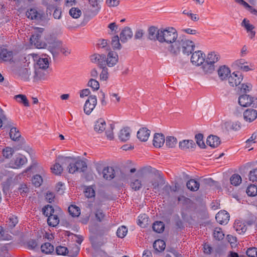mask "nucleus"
<instances>
[{
    "mask_svg": "<svg viewBox=\"0 0 257 257\" xmlns=\"http://www.w3.org/2000/svg\"><path fill=\"white\" fill-rule=\"evenodd\" d=\"M160 42L169 44L168 50L174 55H178L182 49L184 54L189 55L192 53L195 47L192 41L187 39L184 36L178 37L177 31L172 27L161 29Z\"/></svg>",
    "mask_w": 257,
    "mask_h": 257,
    "instance_id": "f257e3e1",
    "label": "nucleus"
},
{
    "mask_svg": "<svg viewBox=\"0 0 257 257\" xmlns=\"http://www.w3.org/2000/svg\"><path fill=\"white\" fill-rule=\"evenodd\" d=\"M238 103L243 107H257V98L247 94H242L238 98Z\"/></svg>",
    "mask_w": 257,
    "mask_h": 257,
    "instance_id": "f03ea898",
    "label": "nucleus"
},
{
    "mask_svg": "<svg viewBox=\"0 0 257 257\" xmlns=\"http://www.w3.org/2000/svg\"><path fill=\"white\" fill-rule=\"evenodd\" d=\"M87 168L86 163L82 160H77L75 162L70 163L68 166L69 173L74 174L75 172H83Z\"/></svg>",
    "mask_w": 257,
    "mask_h": 257,
    "instance_id": "7ed1b4c3",
    "label": "nucleus"
},
{
    "mask_svg": "<svg viewBox=\"0 0 257 257\" xmlns=\"http://www.w3.org/2000/svg\"><path fill=\"white\" fill-rule=\"evenodd\" d=\"M97 104V98L95 95H90L85 101L84 105V112L89 115L92 111Z\"/></svg>",
    "mask_w": 257,
    "mask_h": 257,
    "instance_id": "20e7f679",
    "label": "nucleus"
},
{
    "mask_svg": "<svg viewBox=\"0 0 257 257\" xmlns=\"http://www.w3.org/2000/svg\"><path fill=\"white\" fill-rule=\"evenodd\" d=\"M143 186L142 174L138 173L131 179L130 187L134 191L140 190Z\"/></svg>",
    "mask_w": 257,
    "mask_h": 257,
    "instance_id": "39448f33",
    "label": "nucleus"
},
{
    "mask_svg": "<svg viewBox=\"0 0 257 257\" xmlns=\"http://www.w3.org/2000/svg\"><path fill=\"white\" fill-rule=\"evenodd\" d=\"M228 83L231 86L234 87L238 85L243 79V76L239 72H234L228 77Z\"/></svg>",
    "mask_w": 257,
    "mask_h": 257,
    "instance_id": "423d86ee",
    "label": "nucleus"
},
{
    "mask_svg": "<svg viewBox=\"0 0 257 257\" xmlns=\"http://www.w3.org/2000/svg\"><path fill=\"white\" fill-rule=\"evenodd\" d=\"M205 55L201 51H197L194 52L191 58V61L193 64L196 66H200L204 62Z\"/></svg>",
    "mask_w": 257,
    "mask_h": 257,
    "instance_id": "0eeeda50",
    "label": "nucleus"
},
{
    "mask_svg": "<svg viewBox=\"0 0 257 257\" xmlns=\"http://www.w3.org/2000/svg\"><path fill=\"white\" fill-rule=\"evenodd\" d=\"M27 162V158L21 155L16 156L9 163L10 167L12 168H18Z\"/></svg>",
    "mask_w": 257,
    "mask_h": 257,
    "instance_id": "6e6552de",
    "label": "nucleus"
},
{
    "mask_svg": "<svg viewBox=\"0 0 257 257\" xmlns=\"http://www.w3.org/2000/svg\"><path fill=\"white\" fill-rule=\"evenodd\" d=\"M118 61V56L116 52L110 51L105 57V65L108 67L114 66Z\"/></svg>",
    "mask_w": 257,
    "mask_h": 257,
    "instance_id": "1a4fd4ad",
    "label": "nucleus"
},
{
    "mask_svg": "<svg viewBox=\"0 0 257 257\" xmlns=\"http://www.w3.org/2000/svg\"><path fill=\"white\" fill-rule=\"evenodd\" d=\"M243 116L245 121L251 122L257 117V110L252 108H248L243 112Z\"/></svg>",
    "mask_w": 257,
    "mask_h": 257,
    "instance_id": "9d476101",
    "label": "nucleus"
},
{
    "mask_svg": "<svg viewBox=\"0 0 257 257\" xmlns=\"http://www.w3.org/2000/svg\"><path fill=\"white\" fill-rule=\"evenodd\" d=\"M26 16L31 19L40 20L44 16V13L41 11H38L36 9H31L26 12Z\"/></svg>",
    "mask_w": 257,
    "mask_h": 257,
    "instance_id": "9b49d317",
    "label": "nucleus"
},
{
    "mask_svg": "<svg viewBox=\"0 0 257 257\" xmlns=\"http://www.w3.org/2000/svg\"><path fill=\"white\" fill-rule=\"evenodd\" d=\"M161 29L152 26L148 29V39L152 41H158L160 42V36H161Z\"/></svg>",
    "mask_w": 257,
    "mask_h": 257,
    "instance_id": "f8f14e48",
    "label": "nucleus"
},
{
    "mask_svg": "<svg viewBox=\"0 0 257 257\" xmlns=\"http://www.w3.org/2000/svg\"><path fill=\"white\" fill-rule=\"evenodd\" d=\"M62 46L61 43L58 41H53L49 43L48 49L51 52L53 57L57 56Z\"/></svg>",
    "mask_w": 257,
    "mask_h": 257,
    "instance_id": "ddd939ff",
    "label": "nucleus"
},
{
    "mask_svg": "<svg viewBox=\"0 0 257 257\" xmlns=\"http://www.w3.org/2000/svg\"><path fill=\"white\" fill-rule=\"evenodd\" d=\"M229 214L227 211L222 210L216 214L215 218L220 224H226L229 220Z\"/></svg>",
    "mask_w": 257,
    "mask_h": 257,
    "instance_id": "4468645a",
    "label": "nucleus"
},
{
    "mask_svg": "<svg viewBox=\"0 0 257 257\" xmlns=\"http://www.w3.org/2000/svg\"><path fill=\"white\" fill-rule=\"evenodd\" d=\"M90 60L92 63L97 64L99 67L105 65V55L104 54H94L91 56Z\"/></svg>",
    "mask_w": 257,
    "mask_h": 257,
    "instance_id": "2eb2a0df",
    "label": "nucleus"
},
{
    "mask_svg": "<svg viewBox=\"0 0 257 257\" xmlns=\"http://www.w3.org/2000/svg\"><path fill=\"white\" fill-rule=\"evenodd\" d=\"M196 147L195 143L193 140H185L179 142V147L183 151H190Z\"/></svg>",
    "mask_w": 257,
    "mask_h": 257,
    "instance_id": "dca6fc26",
    "label": "nucleus"
},
{
    "mask_svg": "<svg viewBox=\"0 0 257 257\" xmlns=\"http://www.w3.org/2000/svg\"><path fill=\"white\" fill-rule=\"evenodd\" d=\"M217 73L220 79L223 81L226 80L230 74V70L225 65H222L219 67Z\"/></svg>",
    "mask_w": 257,
    "mask_h": 257,
    "instance_id": "f3484780",
    "label": "nucleus"
},
{
    "mask_svg": "<svg viewBox=\"0 0 257 257\" xmlns=\"http://www.w3.org/2000/svg\"><path fill=\"white\" fill-rule=\"evenodd\" d=\"M133 32L131 29L127 27H125L120 34V40L122 43H125L128 39L133 37Z\"/></svg>",
    "mask_w": 257,
    "mask_h": 257,
    "instance_id": "a211bd4d",
    "label": "nucleus"
},
{
    "mask_svg": "<svg viewBox=\"0 0 257 257\" xmlns=\"http://www.w3.org/2000/svg\"><path fill=\"white\" fill-rule=\"evenodd\" d=\"M165 141V136L163 134L156 133L154 135L153 139V145L156 148H161L163 146Z\"/></svg>",
    "mask_w": 257,
    "mask_h": 257,
    "instance_id": "6ab92c4d",
    "label": "nucleus"
},
{
    "mask_svg": "<svg viewBox=\"0 0 257 257\" xmlns=\"http://www.w3.org/2000/svg\"><path fill=\"white\" fill-rule=\"evenodd\" d=\"M49 60L47 57L39 58L34 65L35 69H42L46 70L49 67Z\"/></svg>",
    "mask_w": 257,
    "mask_h": 257,
    "instance_id": "aec40b11",
    "label": "nucleus"
},
{
    "mask_svg": "<svg viewBox=\"0 0 257 257\" xmlns=\"http://www.w3.org/2000/svg\"><path fill=\"white\" fill-rule=\"evenodd\" d=\"M150 135V131L146 127L140 128L137 133V138L142 142H146L148 140Z\"/></svg>",
    "mask_w": 257,
    "mask_h": 257,
    "instance_id": "412c9836",
    "label": "nucleus"
},
{
    "mask_svg": "<svg viewBox=\"0 0 257 257\" xmlns=\"http://www.w3.org/2000/svg\"><path fill=\"white\" fill-rule=\"evenodd\" d=\"M220 58V56L218 53L216 52H211L207 54L205 61H206L207 63H209L214 65L215 63L219 61Z\"/></svg>",
    "mask_w": 257,
    "mask_h": 257,
    "instance_id": "4be33fe9",
    "label": "nucleus"
},
{
    "mask_svg": "<svg viewBox=\"0 0 257 257\" xmlns=\"http://www.w3.org/2000/svg\"><path fill=\"white\" fill-rule=\"evenodd\" d=\"M130 136V128L128 127H125L120 131L118 135V138L120 141L125 142L129 140Z\"/></svg>",
    "mask_w": 257,
    "mask_h": 257,
    "instance_id": "5701e85b",
    "label": "nucleus"
},
{
    "mask_svg": "<svg viewBox=\"0 0 257 257\" xmlns=\"http://www.w3.org/2000/svg\"><path fill=\"white\" fill-rule=\"evenodd\" d=\"M102 175L105 179L110 180L115 177L114 170L112 167H106L103 170Z\"/></svg>",
    "mask_w": 257,
    "mask_h": 257,
    "instance_id": "b1692460",
    "label": "nucleus"
},
{
    "mask_svg": "<svg viewBox=\"0 0 257 257\" xmlns=\"http://www.w3.org/2000/svg\"><path fill=\"white\" fill-rule=\"evenodd\" d=\"M207 144L212 148H216L220 144L219 137L216 136H210L207 139Z\"/></svg>",
    "mask_w": 257,
    "mask_h": 257,
    "instance_id": "393cba45",
    "label": "nucleus"
},
{
    "mask_svg": "<svg viewBox=\"0 0 257 257\" xmlns=\"http://www.w3.org/2000/svg\"><path fill=\"white\" fill-rule=\"evenodd\" d=\"M106 123L102 118L98 119L95 123L94 130L98 133H101L105 129Z\"/></svg>",
    "mask_w": 257,
    "mask_h": 257,
    "instance_id": "a878e982",
    "label": "nucleus"
},
{
    "mask_svg": "<svg viewBox=\"0 0 257 257\" xmlns=\"http://www.w3.org/2000/svg\"><path fill=\"white\" fill-rule=\"evenodd\" d=\"M201 68L205 74H209L212 73L215 70V66L209 63H207L204 61L203 64H201Z\"/></svg>",
    "mask_w": 257,
    "mask_h": 257,
    "instance_id": "bb28decb",
    "label": "nucleus"
},
{
    "mask_svg": "<svg viewBox=\"0 0 257 257\" xmlns=\"http://www.w3.org/2000/svg\"><path fill=\"white\" fill-rule=\"evenodd\" d=\"M0 58L5 61H10L13 58V52L7 49L2 48L0 52Z\"/></svg>",
    "mask_w": 257,
    "mask_h": 257,
    "instance_id": "cd10ccee",
    "label": "nucleus"
},
{
    "mask_svg": "<svg viewBox=\"0 0 257 257\" xmlns=\"http://www.w3.org/2000/svg\"><path fill=\"white\" fill-rule=\"evenodd\" d=\"M40 36L39 34L33 35L30 38L31 42L32 44L34 43L38 48H44L46 46V44L40 43Z\"/></svg>",
    "mask_w": 257,
    "mask_h": 257,
    "instance_id": "c85d7f7f",
    "label": "nucleus"
},
{
    "mask_svg": "<svg viewBox=\"0 0 257 257\" xmlns=\"http://www.w3.org/2000/svg\"><path fill=\"white\" fill-rule=\"evenodd\" d=\"M187 187L192 191H196L199 188V183L194 179H190L186 184Z\"/></svg>",
    "mask_w": 257,
    "mask_h": 257,
    "instance_id": "c756f323",
    "label": "nucleus"
},
{
    "mask_svg": "<svg viewBox=\"0 0 257 257\" xmlns=\"http://www.w3.org/2000/svg\"><path fill=\"white\" fill-rule=\"evenodd\" d=\"M45 70L42 69H35V75L33 76L34 80L44 79L46 75Z\"/></svg>",
    "mask_w": 257,
    "mask_h": 257,
    "instance_id": "7c9ffc66",
    "label": "nucleus"
},
{
    "mask_svg": "<svg viewBox=\"0 0 257 257\" xmlns=\"http://www.w3.org/2000/svg\"><path fill=\"white\" fill-rule=\"evenodd\" d=\"M166 243L161 239L156 240L153 243L154 248L158 252H161L165 249Z\"/></svg>",
    "mask_w": 257,
    "mask_h": 257,
    "instance_id": "2f4dec72",
    "label": "nucleus"
},
{
    "mask_svg": "<svg viewBox=\"0 0 257 257\" xmlns=\"http://www.w3.org/2000/svg\"><path fill=\"white\" fill-rule=\"evenodd\" d=\"M47 222L49 226L55 227L59 223V218L58 214H53L48 217Z\"/></svg>",
    "mask_w": 257,
    "mask_h": 257,
    "instance_id": "473e14b6",
    "label": "nucleus"
},
{
    "mask_svg": "<svg viewBox=\"0 0 257 257\" xmlns=\"http://www.w3.org/2000/svg\"><path fill=\"white\" fill-rule=\"evenodd\" d=\"M96 220L98 222H101L104 220L105 216V214L103 213L98 206H96L95 207V211L94 212Z\"/></svg>",
    "mask_w": 257,
    "mask_h": 257,
    "instance_id": "72a5a7b5",
    "label": "nucleus"
},
{
    "mask_svg": "<svg viewBox=\"0 0 257 257\" xmlns=\"http://www.w3.org/2000/svg\"><path fill=\"white\" fill-rule=\"evenodd\" d=\"M149 218L145 214L140 215L138 217V224L142 227H146L149 224Z\"/></svg>",
    "mask_w": 257,
    "mask_h": 257,
    "instance_id": "f704fd0d",
    "label": "nucleus"
},
{
    "mask_svg": "<svg viewBox=\"0 0 257 257\" xmlns=\"http://www.w3.org/2000/svg\"><path fill=\"white\" fill-rule=\"evenodd\" d=\"M31 70L29 68H22L19 70L20 76L25 80H28L31 75Z\"/></svg>",
    "mask_w": 257,
    "mask_h": 257,
    "instance_id": "c9c22d12",
    "label": "nucleus"
},
{
    "mask_svg": "<svg viewBox=\"0 0 257 257\" xmlns=\"http://www.w3.org/2000/svg\"><path fill=\"white\" fill-rule=\"evenodd\" d=\"M10 137L12 140L17 141L19 140L21 135L19 131L16 127H13L10 130Z\"/></svg>",
    "mask_w": 257,
    "mask_h": 257,
    "instance_id": "e433bc0d",
    "label": "nucleus"
},
{
    "mask_svg": "<svg viewBox=\"0 0 257 257\" xmlns=\"http://www.w3.org/2000/svg\"><path fill=\"white\" fill-rule=\"evenodd\" d=\"M152 228L154 231L157 233H161L164 230L165 225L163 222L157 221L153 223Z\"/></svg>",
    "mask_w": 257,
    "mask_h": 257,
    "instance_id": "4c0bfd02",
    "label": "nucleus"
},
{
    "mask_svg": "<svg viewBox=\"0 0 257 257\" xmlns=\"http://www.w3.org/2000/svg\"><path fill=\"white\" fill-rule=\"evenodd\" d=\"M41 250L43 253L50 254L54 251V246L49 242H46L41 245Z\"/></svg>",
    "mask_w": 257,
    "mask_h": 257,
    "instance_id": "58836bf2",
    "label": "nucleus"
},
{
    "mask_svg": "<svg viewBox=\"0 0 257 257\" xmlns=\"http://www.w3.org/2000/svg\"><path fill=\"white\" fill-rule=\"evenodd\" d=\"M166 145L170 148H174L177 143V139L173 136H168L166 138Z\"/></svg>",
    "mask_w": 257,
    "mask_h": 257,
    "instance_id": "ea45409f",
    "label": "nucleus"
},
{
    "mask_svg": "<svg viewBox=\"0 0 257 257\" xmlns=\"http://www.w3.org/2000/svg\"><path fill=\"white\" fill-rule=\"evenodd\" d=\"M234 228L239 234L244 233L247 229L246 225L240 222H235L234 225Z\"/></svg>",
    "mask_w": 257,
    "mask_h": 257,
    "instance_id": "a19ab883",
    "label": "nucleus"
},
{
    "mask_svg": "<svg viewBox=\"0 0 257 257\" xmlns=\"http://www.w3.org/2000/svg\"><path fill=\"white\" fill-rule=\"evenodd\" d=\"M68 212L73 217L78 216L80 214V210L78 207L71 205L68 207Z\"/></svg>",
    "mask_w": 257,
    "mask_h": 257,
    "instance_id": "79ce46f5",
    "label": "nucleus"
},
{
    "mask_svg": "<svg viewBox=\"0 0 257 257\" xmlns=\"http://www.w3.org/2000/svg\"><path fill=\"white\" fill-rule=\"evenodd\" d=\"M242 179L240 175L234 174L231 176L230 178V181L232 185L234 186H238L241 182Z\"/></svg>",
    "mask_w": 257,
    "mask_h": 257,
    "instance_id": "37998d69",
    "label": "nucleus"
},
{
    "mask_svg": "<svg viewBox=\"0 0 257 257\" xmlns=\"http://www.w3.org/2000/svg\"><path fill=\"white\" fill-rule=\"evenodd\" d=\"M15 97L18 102L23 103L25 106H29V101L25 95L19 94L16 95Z\"/></svg>",
    "mask_w": 257,
    "mask_h": 257,
    "instance_id": "c03bdc74",
    "label": "nucleus"
},
{
    "mask_svg": "<svg viewBox=\"0 0 257 257\" xmlns=\"http://www.w3.org/2000/svg\"><path fill=\"white\" fill-rule=\"evenodd\" d=\"M213 236L216 240H221L224 238V234L220 228L216 227L214 230Z\"/></svg>",
    "mask_w": 257,
    "mask_h": 257,
    "instance_id": "a18cd8bd",
    "label": "nucleus"
},
{
    "mask_svg": "<svg viewBox=\"0 0 257 257\" xmlns=\"http://www.w3.org/2000/svg\"><path fill=\"white\" fill-rule=\"evenodd\" d=\"M51 169L53 174L57 175L61 174L63 170L61 165L56 162Z\"/></svg>",
    "mask_w": 257,
    "mask_h": 257,
    "instance_id": "49530a36",
    "label": "nucleus"
},
{
    "mask_svg": "<svg viewBox=\"0 0 257 257\" xmlns=\"http://www.w3.org/2000/svg\"><path fill=\"white\" fill-rule=\"evenodd\" d=\"M111 45L114 49L120 50L121 48L119 43V39L118 36L112 37L111 40Z\"/></svg>",
    "mask_w": 257,
    "mask_h": 257,
    "instance_id": "de8ad7c7",
    "label": "nucleus"
},
{
    "mask_svg": "<svg viewBox=\"0 0 257 257\" xmlns=\"http://www.w3.org/2000/svg\"><path fill=\"white\" fill-rule=\"evenodd\" d=\"M70 15L74 19L79 18L81 15V11L78 8H72L69 11Z\"/></svg>",
    "mask_w": 257,
    "mask_h": 257,
    "instance_id": "09e8293b",
    "label": "nucleus"
},
{
    "mask_svg": "<svg viewBox=\"0 0 257 257\" xmlns=\"http://www.w3.org/2000/svg\"><path fill=\"white\" fill-rule=\"evenodd\" d=\"M246 193L250 196H255L257 194V187L254 185H250L246 189Z\"/></svg>",
    "mask_w": 257,
    "mask_h": 257,
    "instance_id": "8fccbe9b",
    "label": "nucleus"
},
{
    "mask_svg": "<svg viewBox=\"0 0 257 257\" xmlns=\"http://www.w3.org/2000/svg\"><path fill=\"white\" fill-rule=\"evenodd\" d=\"M203 136L201 134H198L195 136L196 143L201 148H204L205 147V145L203 140Z\"/></svg>",
    "mask_w": 257,
    "mask_h": 257,
    "instance_id": "3c124183",
    "label": "nucleus"
},
{
    "mask_svg": "<svg viewBox=\"0 0 257 257\" xmlns=\"http://www.w3.org/2000/svg\"><path fill=\"white\" fill-rule=\"evenodd\" d=\"M127 232V228L124 226H121L118 228L116 234L118 237L123 238L126 235Z\"/></svg>",
    "mask_w": 257,
    "mask_h": 257,
    "instance_id": "603ef678",
    "label": "nucleus"
},
{
    "mask_svg": "<svg viewBox=\"0 0 257 257\" xmlns=\"http://www.w3.org/2000/svg\"><path fill=\"white\" fill-rule=\"evenodd\" d=\"M87 85L91 87L94 90H97L99 88V82L94 79H90L88 82Z\"/></svg>",
    "mask_w": 257,
    "mask_h": 257,
    "instance_id": "864d4df0",
    "label": "nucleus"
},
{
    "mask_svg": "<svg viewBox=\"0 0 257 257\" xmlns=\"http://www.w3.org/2000/svg\"><path fill=\"white\" fill-rule=\"evenodd\" d=\"M14 152V151L12 148L10 147H6L5 149L3 150V156L6 158L9 159L12 156Z\"/></svg>",
    "mask_w": 257,
    "mask_h": 257,
    "instance_id": "5fc2aeb1",
    "label": "nucleus"
},
{
    "mask_svg": "<svg viewBox=\"0 0 257 257\" xmlns=\"http://www.w3.org/2000/svg\"><path fill=\"white\" fill-rule=\"evenodd\" d=\"M28 191L29 189L26 184H21L19 188H18V193H20L22 197L26 196Z\"/></svg>",
    "mask_w": 257,
    "mask_h": 257,
    "instance_id": "6e6d98bb",
    "label": "nucleus"
},
{
    "mask_svg": "<svg viewBox=\"0 0 257 257\" xmlns=\"http://www.w3.org/2000/svg\"><path fill=\"white\" fill-rule=\"evenodd\" d=\"M85 196L87 198H92L95 196V191L93 188L87 187L84 191Z\"/></svg>",
    "mask_w": 257,
    "mask_h": 257,
    "instance_id": "4d7b16f0",
    "label": "nucleus"
},
{
    "mask_svg": "<svg viewBox=\"0 0 257 257\" xmlns=\"http://www.w3.org/2000/svg\"><path fill=\"white\" fill-rule=\"evenodd\" d=\"M7 222L8 223L9 226L11 228H13L15 227L16 225L18 223V220L16 216H15L14 215H11L9 217V220Z\"/></svg>",
    "mask_w": 257,
    "mask_h": 257,
    "instance_id": "13d9d810",
    "label": "nucleus"
},
{
    "mask_svg": "<svg viewBox=\"0 0 257 257\" xmlns=\"http://www.w3.org/2000/svg\"><path fill=\"white\" fill-rule=\"evenodd\" d=\"M70 157H64L62 156H59L56 159V162L61 164V166L64 164H66L68 163V159H71Z\"/></svg>",
    "mask_w": 257,
    "mask_h": 257,
    "instance_id": "bf43d9fd",
    "label": "nucleus"
},
{
    "mask_svg": "<svg viewBox=\"0 0 257 257\" xmlns=\"http://www.w3.org/2000/svg\"><path fill=\"white\" fill-rule=\"evenodd\" d=\"M42 178L39 175H36L32 179V183L36 187H39L42 183Z\"/></svg>",
    "mask_w": 257,
    "mask_h": 257,
    "instance_id": "052dcab7",
    "label": "nucleus"
},
{
    "mask_svg": "<svg viewBox=\"0 0 257 257\" xmlns=\"http://www.w3.org/2000/svg\"><path fill=\"white\" fill-rule=\"evenodd\" d=\"M11 236L5 231L3 227L0 226V240H10Z\"/></svg>",
    "mask_w": 257,
    "mask_h": 257,
    "instance_id": "680f3d73",
    "label": "nucleus"
},
{
    "mask_svg": "<svg viewBox=\"0 0 257 257\" xmlns=\"http://www.w3.org/2000/svg\"><path fill=\"white\" fill-rule=\"evenodd\" d=\"M241 25L245 28L247 32L254 28V26L249 23V21L245 19L243 20Z\"/></svg>",
    "mask_w": 257,
    "mask_h": 257,
    "instance_id": "e2e57ef3",
    "label": "nucleus"
},
{
    "mask_svg": "<svg viewBox=\"0 0 257 257\" xmlns=\"http://www.w3.org/2000/svg\"><path fill=\"white\" fill-rule=\"evenodd\" d=\"M102 69L101 73L100 74V78L103 80H106L108 78V69L105 65L100 67Z\"/></svg>",
    "mask_w": 257,
    "mask_h": 257,
    "instance_id": "0e129e2a",
    "label": "nucleus"
},
{
    "mask_svg": "<svg viewBox=\"0 0 257 257\" xmlns=\"http://www.w3.org/2000/svg\"><path fill=\"white\" fill-rule=\"evenodd\" d=\"M246 253L249 257H257V248L250 247L247 249Z\"/></svg>",
    "mask_w": 257,
    "mask_h": 257,
    "instance_id": "69168bd1",
    "label": "nucleus"
},
{
    "mask_svg": "<svg viewBox=\"0 0 257 257\" xmlns=\"http://www.w3.org/2000/svg\"><path fill=\"white\" fill-rule=\"evenodd\" d=\"M248 178L249 181L252 182L257 181V169H254L250 171Z\"/></svg>",
    "mask_w": 257,
    "mask_h": 257,
    "instance_id": "338daca9",
    "label": "nucleus"
},
{
    "mask_svg": "<svg viewBox=\"0 0 257 257\" xmlns=\"http://www.w3.org/2000/svg\"><path fill=\"white\" fill-rule=\"evenodd\" d=\"M56 251L59 255H65L68 252L67 248L63 246H57L56 248Z\"/></svg>",
    "mask_w": 257,
    "mask_h": 257,
    "instance_id": "774afa93",
    "label": "nucleus"
}]
</instances>
